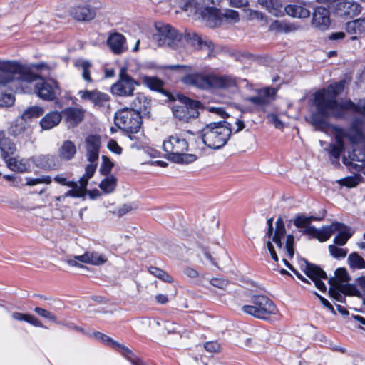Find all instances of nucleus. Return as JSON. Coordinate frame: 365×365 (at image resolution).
<instances>
[{
  "mask_svg": "<svg viewBox=\"0 0 365 365\" xmlns=\"http://www.w3.org/2000/svg\"><path fill=\"white\" fill-rule=\"evenodd\" d=\"M345 86V81L330 84L327 88L322 89L314 94V104L316 110L312 113L309 122L316 130L327 132L331 130L334 135L335 143H330L328 148H324L330 158H334L336 163L339 162L341 153L344 150V139L348 138L352 144L360 143L364 141L363 121L355 119L351 123L349 130L330 125L328 122L329 116L336 118H343L344 112L341 100L337 101L336 97L341 94Z\"/></svg>",
  "mask_w": 365,
  "mask_h": 365,
  "instance_id": "1",
  "label": "nucleus"
},
{
  "mask_svg": "<svg viewBox=\"0 0 365 365\" xmlns=\"http://www.w3.org/2000/svg\"><path fill=\"white\" fill-rule=\"evenodd\" d=\"M272 222V217H270L267 220L268 229L264 236V245L269 250L272 258L275 262H277L278 256L272 245V242H274L278 247L279 252L283 253L284 263L288 268L292 270V266L288 262L286 257L291 259L294 256V236L292 235H287L286 236L285 245L284 246L282 242V240L284 238L286 235L284 222L282 217H278L275 222V230L273 232Z\"/></svg>",
  "mask_w": 365,
  "mask_h": 365,
  "instance_id": "2",
  "label": "nucleus"
},
{
  "mask_svg": "<svg viewBox=\"0 0 365 365\" xmlns=\"http://www.w3.org/2000/svg\"><path fill=\"white\" fill-rule=\"evenodd\" d=\"M21 68L19 74L13 75V81H19L21 86L30 84L34 87V93L41 99L51 101L60 93L58 83L52 78H43L37 75L29 73L25 66L17 63Z\"/></svg>",
  "mask_w": 365,
  "mask_h": 365,
  "instance_id": "3",
  "label": "nucleus"
},
{
  "mask_svg": "<svg viewBox=\"0 0 365 365\" xmlns=\"http://www.w3.org/2000/svg\"><path fill=\"white\" fill-rule=\"evenodd\" d=\"M188 143L181 133H175L163 140V148L166 158L175 163L188 164L196 160L193 154H187Z\"/></svg>",
  "mask_w": 365,
  "mask_h": 365,
  "instance_id": "4",
  "label": "nucleus"
},
{
  "mask_svg": "<svg viewBox=\"0 0 365 365\" xmlns=\"http://www.w3.org/2000/svg\"><path fill=\"white\" fill-rule=\"evenodd\" d=\"M231 133V124L220 121L206 125L201 130V137L208 148L218 150L226 145Z\"/></svg>",
  "mask_w": 365,
  "mask_h": 365,
  "instance_id": "5",
  "label": "nucleus"
},
{
  "mask_svg": "<svg viewBox=\"0 0 365 365\" xmlns=\"http://www.w3.org/2000/svg\"><path fill=\"white\" fill-rule=\"evenodd\" d=\"M241 309L244 313L260 319H268L278 312L273 301L263 294L252 295L249 304L243 305Z\"/></svg>",
  "mask_w": 365,
  "mask_h": 365,
  "instance_id": "6",
  "label": "nucleus"
},
{
  "mask_svg": "<svg viewBox=\"0 0 365 365\" xmlns=\"http://www.w3.org/2000/svg\"><path fill=\"white\" fill-rule=\"evenodd\" d=\"M350 277L344 268H338L335 271V277L329 279V294L338 301H341L345 294L360 295L358 288L349 284Z\"/></svg>",
  "mask_w": 365,
  "mask_h": 365,
  "instance_id": "7",
  "label": "nucleus"
},
{
  "mask_svg": "<svg viewBox=\"0 0 365 365\" xmlns=\"http://www.w3.org/2000/svg\"><path fill=\"white\" fill-rule=\"evenodd\" d=\"M21 68L15 61H0V106H10L14 103V96L6 92V85L13 81V75L19 74Z\"/></svg>",
  "mask_w": 365,
  "mask_h": 365,
  "instance_id": "8",
  "label": "nucleus"
},
{
  "mask_svg": "<svg viewBox=\"0 0 365 365\" xmlns=\"http://www.w3.org/2000/svg\"><path fill=\"white\" fill-rule=\"evenodd\" d=\"M153 26V38L158 46H172L183 39V34L168 24L157 21Z\"/></svg>",
  "mask_w": 365,
  "mask_h": 365,
  "instance_id": "9",
  "label": "nucleus"
},
{
  "mask_svg": "<svg viewBox=\"0 0 365 365\" xmlns=\"http://www.w3.org/2000/svg\"><path fill=\"white\" fill-rule=\"evenodd\" d=\"M115 123L120 129L129 133V138L133 140L131 135L139 132L142 119L138 112L125 108L115 114Z\"/></svg>",
  "mask_w": 365,
  "mask_h": 365,
  "instance_id": "10",
  "label": "nucleus"
},
{
  "mask_svg": "<svg viewBox=\"0 0 365 365\" xmlns=\"http://www.w3.org/2000/svg\"><path fill=\"white\" fill-rule=\"evenodd\" d=\"M336 232L338 234L334 237V242L339 246L344 245L354 233L351 227L343 223L335 222H332L330 225L322 227V233L319 242L327 241Z\"/></svg>",
  "mask_w": 365,
  "mask_h": 365,
  "instance_id": "11",
  "label": "nucleus"
},
{
  "mask_svg": "<svg viewBox=\"0 0 365 365\" xmlns=\"http://www.w3.org/2000/svg\"><path fill=\"white\" fill-rule=\"evenodd\" d=\"M200 106V101L183 97L179 104L173 106L172 110L174 116L180 120L188 121L198 117V108Z\"/></svg>",
  "mask_w": 365,
  "mask_h": 365,
  "instance_id": "12",
  "label": "nucleus"
},
{
  "mask_svg": "<svg viewBox=\"0 0 365 365\" xmlns=\"http://www.w3.org/2000/svg\"><path fill=\"white\" fill-rule=\"evenodd\" d=\"M320 219L314 216H307L304 214L297 215L293 220V224L296 227L300 229L302 233L311 238L317 239L319 241L322 233V227L317 229L311 225L312 221Z\"/></svg>",
  "mask_w": 365,
  "mask_h": 365,
  "instance_id": "13",
  "label": "nucleus"
},
{
  "mask_svg": "<svg viewBox=\"0 0 365 365\" xmlns=\"http://www.w3.org/2000/svg\"><path fill=\"white\" fill-rule=\"evenodd\" d=\"M136 85H138V83L122 69L120 73V79L112 86L111 91L118 96H130L133 94Z\"/></svg>",
  "mask_w": 365,
  "mask_h": 365,
  "instance_id": "14",
  "label": "nucleus"
},
{
  "mask_svg": "<svg viewBox=\"0 0 365 365\" xmlns=\"http://www.w3.org/2000/svg\"><path fill=\"white\" fill-rule=\"evenodd\" d=\"M95 173V167L93 165H87L85 168L84 175L80 178L78 183L76 182V187H71L72 189L66 192L63 197H81L84 195L88 180L93 176Z\"/></svg>",
  "mask_w": 365,
  "mask_h": 365,
  "instance_id": "15",
  "label": "nucleus"
},
{
  "mask_svg": "<svg viewBox=\"0 0 365 365\" xmlns=\"http://www.w3.org/2000/svg\"><path fill=\"white\" fill-rule=\"evenodd\" d=\"M214 74L191 73L183 77L182 82L187 85L193 86L196 88L210 90L213 89Z\"/></svg>",
  "mask_w": 365,
  "mask_h": 365,
  "instance_id": "16",
  "label": "nucleus"
},
{
  "mask_svg": "<svg viewBox=\"0 0 365 365\" xmlns=\"http://www.w3.org/2000/svg\"><path fill=\"white\" fill-rule=\"evenodd\" d=\"M101 147V138L98 135H91L86 139V158L90 162L88 165H93L95 170L97 167V161L99 158V149Z\"/></svg>",
  "mask_w": 365,
  "mask_h": 365,
  "instance_id": "17",
  "label": "nucleus"
},
{
  "mask_svg": "<svg viewBox=\"0 0 365 365\" xmlns=\"http://www.w3.org/2000/svg\"><path fill=\"white\" fill-rule=\"evenodd\" d=\"M305 274L314 282L317 289L322 292L326 290V285L322 279H326L327 277L322 269L316 265L307 264Z\"/></svg>",
  "mask_w": 365,
  "mask_h": 365,
  "instance_id": "18",
  "label": "nucleus"
},
{
  "mask_svg": "<svg viewBox=\"0 0 365 365\" xmlns=\"http://www.w3.org/2000/svg\"><path fill=\"white\" fill-rule=\"evenodd\" d=\"M330 24L329 11L324 7L320 6L313 12L312 25L319 30L327 29Z\"/></svg>",
  "mask_w": 365,
  "mask_h": 365,
  "instance_id": "19",
  "label": "nucleus"
},
{
  "mask_svg": "<svg viewBox=\"0 0 365 365\" xmlns=\"http://www.w3.org/2000/svg\"><path fill=\"white\" fill-rule=\"evenodd\" d=\"M75 259L81 263L93 266L103 265L108 261V257L106 255L96 251H86L83 255H75Z\"/></svg>",
  "mask_w": 365,
  "mask_h": 365,
  "instance_id": "20",
  "label": "nucleus"
},
{
  "mask_svg": "<svg viewBox=\"0 0 365 365\" xmlns=\"http://www.w3.org/2000/svg\"><path fill=\"white\" fill-rule=\"evenodd\" d=\"M202 17L206 25L210 28H215L222 24V13L220 9L210 7L202 11Z\"/></svg>",
  "mask_w": 365,
  "mask_h": 365,
  "instance_id": "21",
  "label": "nucleus"
},
{
  "mask_svg": "<svg viewBox=\"0 0 365 365\" xmlns=\"http://www.w3.org/2000/svg\"><path fill=\"white\" fill-rule=\"evenodd\" d=\"M361 11L360 4L354 1H341L336 6L337 14L344 18H352L358 15Z\"/></svg>",
  "mask_w": 365,
  "mask_h": 365,
  "instance_id": "22",
  "label": "nucleus"
},
{
  "mask_svg": "<svg viewBox=\"0 0 365 365\" xmlns=\"http://www.w3.org/2000/svg\"><path fill=\"white\" fill-rule=\"evenodd\" d=\"M276 90L272 88H265L258 91L255 96L248 97L246 100L255 106H264L268 105L274 98Z\"/></svg>",
  "mask_w": 365,
  "mask_h": 365,
  "instance_id": "23",
  "label": "nucleus"
},
{
  "mask_svg": "<svg viewBox=\"0 0 365 365\" xmlns=\"http://www.w3.org/2000/svg\"><path fill=\"white\" fill-rule=\"evenodd\" d=\"M302 29L300 24L284 20H274L269 25V31L276 33L290 34Z\"/></svg>",
  "mask_w": 365,
  "mask_h": 365,
  "instance_id": "24",
  "label": "nucleus"
},
{
  "mask_svg": "<svg viewBox=\"0 0 365 365\" xmlns=\"http://www.w3.org/2000/svg\"><path fill=\"white\" fill-rule=\"evenodd\" d=\"M346 30L349 35V38L356 44L359 36L365 33V19H359L346 24Z\"/></svg>",
  "mask_w": 365,
  "mask_h": 365,
  "instance_id": "25",
  "label": "nucleus"
},
{
  "mask_svg": "<svg viewBox=\"0 0 365 365\" xmlns=\"http://www.w3.org/2000/svg\"><path fill=\"white\" fill-rule=\"evenodd\" d=\"M213 89H230L234 91L237 87V80L232 76H217L214 74Z\"/></svg>",
  "mask_w": 365,
  "mask_h": 365,
  "instance_id": "26",
  "label": "nucleus"
},
{
  "mask_svg": "<svg viewBox=\"0 0 365 365\" xmlns=\"http://www.w3.org/2000/svg\"><path fill=\"white\" fill-rule=\"evenodd\" d=\"M16 151V147L11 139L6 136L4 131L0 130V152L4 160L11 158Z\"/></svg>",
  "mask_w": 365,
  "mask_h": 365,
  "instance_id": "27",
  "label": "nucleus"
},
{
  "mask_svg": "<svg viewBox=\"0 0 365 365\" xmlns=\"http://www.w3.org/2000/svg\"><path fill=\"white\" fill-rule=\"evenodd\" d=\"M84 110L79 108L69 107L63 110L66 121L71 126H76L84 118Z\"/></svg>",
  "mask_w": 365,
  "mask_h": 365,
  "instance_id": "28",
  "label": "nucleus"
},
{
  "mask_svg": "<svg viewBox=\"0 0 365 365\" xmlns=\"http://www.w3.org/2000/svg\"><path fill=\"white\" fill-rule=\"evenodd\" d=\"M71 14L78 21H90L96 16V9L87 4L78 6L73 9Z\"/></svg>",
  "mask_w": 365,
  "mask_h": 365,
  "instance_id": "29",
  "label": "nucleus"
},
{
  "mask_svg": "<svg viewBox=\"0 0 365 365\" xmlns=\"http://www.w3.org/2000/svg\"><path fill=\"white\" fill-rule=\"evenodd\" d=\"M62 120V114L58 111H51L40 120V125L43 130H51L57 126Z\"/></svg>",
  "mask_w": 365,
  "mask_h": 365,
  "instance_id": "30",
  "label": "nucleus"
},
{
  "mask_svg": "<svg viewBox=\"0 0 365 365\" xmlns=\"http://www.w3.org/2000/svg\"><path fill=\"white\" fill-rule=\"evenodd\" d=\"M29 131V128L26 122L21 117L16 118L9 128V134L16 138H23Z\"/></svg>",
  "mask_w": 365,
  "mask_h": 365,
  "instance_id": "31",
  "label": "nucleus"
},
{
  "mask_svg": "<svg viewBox=\"0 0 365 365\" xmlns=\"http://www.w3.org/2000/svg\"><path fill=\"white\" fill-rule=\"evenodd\" d=\"M149 107L150 100L148 99L143 94L138 93L132 101L131 108L128 109L133 110L140 115L141 113H148Z\"/></svg>",
  "mask_w": 365,
  "mask_h": 365,
  "instance_id": "32",
  "label": "nucleus"
},
{
  "mask_svg": "<svg viewBox=\"0 0 365 365\" xmlns=\"http://www.w3.org/2000/svg\"><path fill=\"white\" fill-rule=\"evenodd\" d=\"M7 167L14 172L24 173L29 168L28 161L18 156H11L4 160Z\"/></svg>",
  "mask_w": 365,
  "mask_h": 365,
  "instance_id": "33",
  "label": "nucleus"
},
{
  "mask_svg": "<svg viewBox=\"0 0 365 365\" xmlns=\"http://www.w3.org/2000/svg\"><path fill=\"white\" fill-rule=\"evenodd\" d=\"M183 34V39L187 44L192 46H211L212 43L207 39H204L202 36L191 30H185Z\"/></svg>",
  "mask_w": 365,
  "mask_h": 365,
  "instance_id": "34",
  "label": "nucleus"
},
{
  "mask_svg": "<svg viewBox=\"0 0 365 365\" xmlns=\"http://www.w3.org/2000/svg\"><path fill=\"white\" fill-rule=\"evenodd\" d=\"M258 3L274 16L284 15L283 5L280 0H258Z\"/></svg>",
  "mask_w": 365,
  "mask_h": 365,
  "instance_id": "35",
  "label": "nucleus"
},
{
  "mask_svg": "<svg viewBox=\"0 0 365 365\" xmlns=\"http://www.w3.org/2000/svg\"><path fill=\"white\" fill-rule=\"evenodd\" d=\"M341 106L344 112V116L346 110L353 113H358L365 115V100H360L357 103H354L351 100L341 99Z\"/></svg>",
  "mask_w": 365,
  "mask_h": 365,
  "instance_id": "36",
  "label": "nucleus"
},
{
  "mask_svg": "<svg viewBox=\"0 0 365 365\" xmlns=\"http://www.w3.org/2000/svg\"><path fill=\"white\" fill-rule=\"evenodd\" d=\"M35 165L43 169L51 170L56 167V158L51 155H39L34 158Z\"/></svg>",
  "mask_w": 365,
  "mask_h": 365,
  "instance_id": "37",
  "label": "nucleus"
},
{
  "mask_svg": "<svg viewBox=\"0 0 365 365\" xmlns=\"http://www.w3.org/2000/svg\"><path fill=\"white\" fill-rule=\"evenodd\" d=\"M284 13L294 18H307L310 15V11L305 7L300 5L289 4L283 6Z\"/></svg>",
  "mask_w": 365,
  "mask_h": 365,
  "instance_id": "38",
  "label": "nucleus"
},
{
  "mask_svg": "<svg viewBox=\"0 0 365 365\" xmlns=\"http://www.w3.org/2000/svg\"><path fill=\"white\" fill-rule=\"evenodd\" d=\"M76 153V145L71 140L64 141L59 149V157L63 160H68L72 159Z\"/></svg>",
  "mask_w": 365,
  "mask_h": 365,
  "instance_id": "39",
  "label": "nucleus"
},
{
  "mask_svg": "<svg viewBox=\"0 0 365 365\" xmlns=\"http://www.w3.org/2000/svg\"><path fill=\"white\" fill-rule=\"evenodd\" d=\"M73 65L76 68L81 70L82 77L84 81L88 83H91L93 81L90 72V68L91 67V63L90 61L78 58L73 61Z\"/></svg>",
  "mask_w": 365,
  "mask_h": 365,
  "instance_id": "40",
  "label": "nucleus"
},
{
  "mask_svg": "<svg viewBox=\"0 0 365 365\" xmlns=\"http://www.w3.org/2000/svg\"><path fill=\"white\" fill-rule=\"evenodd\" d=\"M120 354L128 360L133 365H145L128 348L120 344L115 347Z\"/></svg>",
  "mask_w": 365,
  "mask_h": 365,
  "instance_id": "41",
  "label": "nucleus"
},
{
  "mask_svg": "<svg viewBox=\"0 0 365 365\" xmlns=\"http://www.w3.org/2000/svg\"><path fill=\"white\" fill-rule=\"evenodd\" d=\"M142 83L150 89L161 91L164 85L163 81L155 76H142L140 77Z\"/></svg>",
  "mask_w": 365,
  "mask_h": 365,
  "instance_id": "42",
  "label": "nucleus"
},
{
  "mask_svg": "<svg viewBox=\"0 0 365 365\" xmlns=\"http://www.w3.org/2000/svg\"><path fill=\"white\" fill-rule=\"evenodd\" d=\"M44 113L43 108L38 106H34L27 108L22 113L21 118L24 120H31L34 118H37L43 115Z\"/></svg>",
  "mask_w": 365,
  "mask_h": 365,
  "instance_id": "43",
  "label": "nucleus"
},
{
  "mask_svg": "<svg viewBox=\"0 0 365 365\" xmlns=\"http://www.w3.org/2000/svg\"><path fill=\"white\" fill-rule=\"evenodd\" d=\"M347 263L352 269H365V260L358 253H351L347 258Z\"/></svg>",
  "mask_w": 365,
  "mask_h": 365,
  "instance_id": "44",
  "label": "nucleus"
},
{
  "mask_svg": "<svg viewBox=\"0 0 365 365\" xmlns=\"http://www.w3.org/2000/svg\"><path fill=\"white\" fill-rule=\"evenodd\" d=\"M107 46H123L126 43V38L121 34L112 31L106 37Z\"/></svg>",
  "mask_w": 365,
  "mask_h": 365,
  "instance_id": "45",
  "label": "nucleus"
},
{
  "mask_svg": "<svg viewBox=\"0 0 365 365\" xmlns=\"http://www.w3.org/2000/svg\"><path fill=\"white\" fill-rule=\"evenodd\" d=\"M12 317L15 320L25 321L35 327H43L42 323L37 318L30 314H23L21 312H14L12 314Z\"/></svg>",
  "mask_w": 365,
  "mask_h": 365,
  "instance_id": "46",
  "label": "nucleus"
},
{
  "mask_svg": "<svg viewBox=\"0 0 365 365\" xmlns=\"http://www.w3.org/2000/svg\"><path fill=\"white\" fill-rule=\"evenodd\" d=\"M99 187L105 193H111L116 187V178L113 175L108 176L101 182Z\"/></svg>",
  "mask_w": 365,
  "mask_h": 365,
  "instance_id": "47",
  "label": "nucleus"
},
{
  "mask_svg": "<svg viewBox=\"0 0 365 365\" xmlns=\"http://www.w3.org/2000/svg\"><path fill=\"white\" fill-rule=\"evenodd\" d=\"M240 21L238 11L232 9H225L222 13V23L228 21V24H235Z\"/></svg>",
  "mask_w": 365,
  "mask_h": 365,
  "instance_id": "48",
  "label": "nucleus"
},
{
  "mask_svg": "<svg viewBox=\"0 0 365 365\" xmlns=\"http://www.w3.org/2000/svg\"><path fill=\"white\" fill-rule=\"evenodd\" d=\"M52 179L49 175H41L37 178H26V185L28 186H34L38 184L48 185L51 182Z\"/></svg>",
  "mask_w": 365,
  "mask_h": 365,
  "instance_id": "49",
  "label": "nucleus"
},
{
  "mask_svg": "<svg viewBox=\"0 0 365 365\" xmlns=\"http://www.w3.org/2000/svg\"><path fill=\"white\" fill-rule=\"evenodd\" d=\"M150 272L153 275L155 276L156 277L160 279L161 280L166 282H172L173 279L170 276L168 275V273H166L165 271L155 267H151L150 268Z\"/></svg>",
  "mask_w": 365,
  "mask_h": 365,
  "instance_id": "50",
  "label": "nucleus"
},
{
  "mask_svg": "<svg viewBox=\"0 0 365 365\" xmlns=\"http://www.w3.org/2000/svg\"><path fill=\"white\" fill-rule=\"evenodd\" d=\"M93 336L96 339L101 341L114 349L118 344L117 341L113 340L108 336H107L103 333H101V332H95L93 334Z\"/></svg>",
  "mask_w": 365,
  "mask_h": 365,
  "instance_id": "51",
  "label": "nucleus"
},
{
  "mask_svg": "<svg viewBox=\"0 0 365 365\" xmlns=\"http://www.w3.org/2000/svg\"><path fill=\"white\" fill-rule=\"evenodd\" d=\"M329 251L330 255L334 258H344L348 252L346 249L339 248L334 245L329 246Z\"/></svg>",
  "mask_w": 365,
  "mask_h": 365,
  "instance_id": "52",
  "label": "nucleus"
},
{
  "mask_svg": "<svg viewBox=\"0 0 365 365\" xmlns=\"http://www.w3.org/2000/svg\"><path fill=\"white\" fill-rule=\"evenodd\" d=\"M109 101V96L106 93L96 91L93 102L96 106H103Z\"/></svg>",
  "mask_w": 365,
  "mask_h": 365,
  "instance_id": "53",
  "label": "nucleus"
},
{
  "mask_svg": "<svg viewBox=\"0 0 365 365\" xmlns=\"http://www.w3.org/2000/svg\"><path fill=\"white\" fill-rule=\"evenodd\" d=\"M113 163L110 160V159L106 156V155H103L102 156V164L101 165V168H100V172L103 174V175H108L112 168H113Z\"/></svg>",
  "mask_w": 365,
  "mask_h": 365,
  "instance_id": "54",
  "label": "nucleus"
},
{
  "mask_svg": "<svg viewBox=\"0 0 365 365\" xmlns=\"http://www.w3.org/2000/svg\"><path fill=\"white\" fill-rule=\"evenodd\" d=\"M247 19L250 21L257 20L261 22H266V16L260 11L249 10L247 14Z\"/></svg>",
  "mask_w": 365,
  "mask_h": 365,
  "instance_id": "55",
  "label": "nucleus"
},
{
  "mask_svg": "<svg viewBox=\"0 0 365 365\" xmlns=\"http://www.w3.org/2000/svg\"><path fill=\"white\" fill-rule=\"evenodd\" d=\"M138 208V205L135 202H130L128 204H124L120 207H118L117 213L119 216L124 215L129 212L136 210Z\"/></svg>",
  "mask_w": 365,
  "mask_h": 365,
  "instance_id": "56",
  "label": "nucleus"
},
{
  "mask_svg": "<svg viewBox=\"0 0 365 365\" xmlns=\"http://www.w3.org/2000/svg\"><path fill=\"white\" fill-rule=\"evenodd\" d=\"M34 312L39 316L43 317V318H46V319H48L53 322H57V318L53 314L51 313V312L45 309H43V308H41V307H36L34 309Z\"/></svg>",
  "mask_w": 365,
  "mask_h": 365,
  "instance_id": "57",
  "label": "nucleus"
},
{
  "mask_svg": "<svg viewBox=\"0 0 365 365\" xmlns=\"http://www.w3.org/2000/svg\"><path fill=\"white\" fill-rule=\"evenodd\" d=\"M349 35L347 34L346 31V32L338 31V32H334V33L331 34L330 35H329L328 38L329 40H332V41H338V40H341V39H344V38H346L347 39L346 41V43H350L349 41H351V40L349 38Z\"/></svg>",
  "mask_w": 365,
  "mask_h": 365,
  "instance_id": "58",
  "label": "nucleus"
},
{
  "mask_svg": "<svg viewBox=\"0 0 365 365\" xmlns=\"http://www.w3.org/2000/svg\"><path fill=\"white\" fill-rule=\"evenodd\" d=\"M356 284H354L358 290L361 292L360 295H355L358 297H363L365 296V276H361L356 279Z\"/></svg>",
  "mask_w": 365,
  "mask_h": 365,
  "instance_id": "59",
  "label": "nucleus"
},
{
  "mask_svg": "<svg viewBox=\"0 0 365 365\" xmlns=\"http://www.w3.org/2000/svg\"><path fill=\"white\" fill-rule=\"evenodd\" d=\"M210 284L217 288L225 289L228 285V281L223 278H212L210 279Z\"/></svg>",
  "mask_w": 365,
  "mask_h": 365,
  "instance_id": "60",
  "label": "nucleus"
},
{
  "mask_svg": "<svg viewBox=\"0 0 365 365\" xmlns=\"http://www.w3.org/2000/svg\"><path fill=\"white\" fill-rule=\"evenodd\" d=\"M54 181L61 184V185H65L68 187L76 186V182L67 180V179L65 177H63V175L61 174L56 175L54 177Z\"/></svg>",
  "mask_w": 365,
  "mask_h": 365,
  "instance_id": "61",
  "label": "nucleus"
},
{
  "mask_svg": "<svg viewBox=\"0 0 365 365\" xmlns=\"http://www.w3.org/2000/svg\"><path fill=\"white\" fill-rule=\"evenodd\" d=\"M95 92H96V90H94V91L81 90L78 91V94L81 99L90 101L93 102Z\"/></svg>",
  "mask_w": 365,
  "mask_h": 365,
  "instance_id": "62",
  "label": "nucleus"
},
{
  "mask_svg": "<svg viewBox=\"0 0 365 365\" xmlns=\"http://www.w3.org/2000/svg\"><path fill=\"white\" fill-rule=\"evenodd\" d=\"M207 110L210 113H215L223 118H227L229 115L222 107L211 106L207 108Z\"/></svg>",
  "mask_w": 365,
  "mask_h": 365,
  "instance_id": "63",
  "label": "nucleus"
},
{
  "mask_svg": "<svg viewBox=\"0 0 365 365\" xmlns=\"http://www.w3.org/2000/svg\"><path fill=\"white\" fill-rule=\"evenodd\" d=\"M205 349L210 352H217L220 351V346L216 341H209L205 344Z\"/></svg>",
  "mask_w": 365,
  "mask_h": 365,
  "instance_id": "64",
  "label": "nucleus"
}]
</instances>
